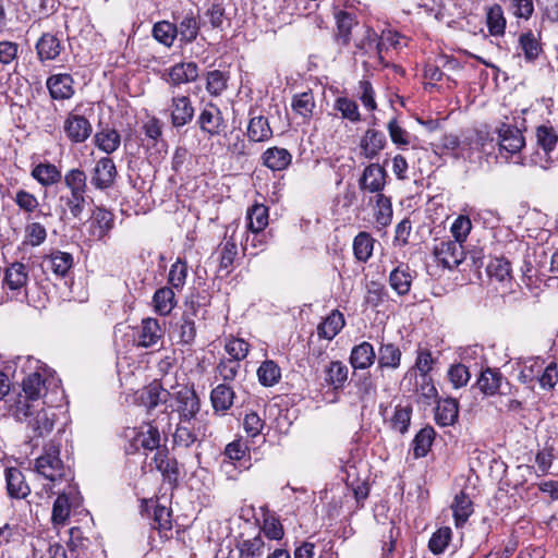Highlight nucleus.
I'll return each instance as SVG.
<instances>
[{
  "mask_svg": "<svg viewBox=\"0 0 558 558\" xmlns=\"http://www.w3.org/2000/svg\"><path fill=\"white\" fill-rule=\"evenodd\" d=\"M41 403H28L21 400L16 407V416L26 423L33 433V438L49 435L54 426L56 415L50 410L40 407Z\"/></svg>",
  "mask_w": 558,
  "mask_h": 558,
  "instance_id": "nucleus-1",
  "label": "nucleus"
},
{
  "mask_svg": "<svg viewBox=\"0 0 558 558\" xmlns=\"http://www.w3.org/2000/svg\"><path fill=\"white\" fill-rule=\"evenodd\" d=\"M536 150L522 165L537 166L547 170L554 163L553 153L558 144V132L549 124H541L535 129Z\"/></svg>",
  "mask_w": 558,
  "mask_h": 558,
  "instance_id": "nucleus-2",
  "label": "nucleus"
},
{
  "mask_svg": "<svg viewBox=\"0 0 558 558\" xmlns=\"http://www.w3.org/2000/svg\"><path fill=\"white\" fill-rule=\"evenodd\" d=\"M35 469L38 474L53 484L62 481L69 482L73 478L70 468L65 466L60 459L59 445H47L44 453L36 459Z\"/></svg>",
  "mask_w": 558,
  "mask_h": 558,
  "instance_id": "nucleus-3",
  "label": "nucleus"
},
{
  "mask_svg": "<svg viewBox=\"0 0 558 558\" xmlns=\"http://www.w3.org/2000/svg\"><path fill=\"white\" fill-rule=\"evenodd\" d=\"M167 395L170 397L169 407L179 413L181 422L198 420L196 414L201 410V401L193 387L179 386L174 392Z\"/></svg>",
  "mask_w": 558,
  "mask_h": 558,
  "instance_id": "nucleus-4",
  "label": "nucleus"
},
{
  "mask_svg": "<svg viewBox=\"0 0 558 558\" xmlns=\"http://www.w3.org/2000/svg\"><path fill=\"white\" fill-rule=\"evenodd\" d=\"M28 267L21 262L9 264L3 271L2 287L11 299L23 301L27 295Z\"/></svg>",
  "mask_w": 558,
  "mask_h": 558,
  "instance_id": "nucleus-5",
  "label": "nucleus"
},
{
  "mask_svg": "<svg viewBox=\"0 0 558 558\" xmlns=\"http://www.w3.org/2000/svg\"><path fill=\"white\" fill-rule=\"evenodd\" d=\"M524 123V120H522L520 125H512L502 122L498 126L497 134L499 153L501 157L508 159L509 157L519 155L521 153L522 148L525 146V138L522 134L523 130H525Z\"/></svg>",
  "mask_w": 558,
  "mask_h": 558,
  "instance_id": "nucleus-6",
  "label": "nucleus"
},
{
  "mask_svg": "<svg viewBox=\"0 0 558 558\" xmlns=\"http://www.w3.org/2000/svg\"><path fill=\"white\" fill-rule=\"evenodd\" d=\"M208 435V426L203 420L181 422L177 426L173 441L177 446L189 448L195 442H201Z\"/></svg>",
  "mask_w": 558,
  "mask_h": 558,
  "instance_id": "nucleus-7",
  "label": "nucleus"
},
{
  "mask_svg": "<svg viewBox=\"0 0 558 558\" xmlns=\"http://www.w3.org/2000/svg\"><path fill=\"white\" fill-rule=\"evenodd\" d=\"M118 170L110 157L99 158L90 173V184L97 191H107L116 184Z\"/></svg>",
  "mask_w": 558,
  "mask_h": 558,
  "instance_id": "nucleus-8",
  "label": "nucleus"
},
{
  "mask_svg": "<svg viewBox=\"0 0 558 558\" xmlns=\"http://www.w3.org/2000/svg\"><path fill=\"white\" fill-rule=\"evenodd\" d=\"M63 132L72 144H82L92 135L93 125L86 117L71 111L64 119Z\"/></svg>",
  "mask_w": 558,
  "mask_h": 558,
  "instance_id": "nucleus-9",
  "label": "nucleus"
},
{
  "mask_svg": "<svg viewBox=\"0 0 558 558\" xmlns=\"http://www.w3.org/2000/svg\"><path fill=\"white\" fill-rule=\"evenodd\" d=\"M197 124L201 131L209 137L220 135L227 128L220 108L213 102H207L204 106L197 118Z\"/></svg>",
  "mask_w": 558,
  "mask_h": 558,
  "instance_id": "nucleus-10",
  "label": "nucleus"
},
{
  "mask_svg": "<svg viewBox=\"0 0 558 558\" xmlns=\"http://www.w3.org/2000/svg\"><path fill=\"white\" fill-rule=\"evenodd\" d=\"M434 255L439 264L452 269L464 259L463 245L458 241L442 240L434 246Z\"/></svg>",
  "mask_w": 558,
  "mask_h": 558,
  "instance_id": "nucleus-11",
  "label": "nucleus"
},
{
  "mask_svg": "<svg viewBox=\"0 0 558 558\" xmlns=\"http://www.w3.org/2000/svg\"><path fill=\"white\" fill-rule=\"evenodd\" d=\"M174 25L178 28V38L181 46L196 40L201 31L199 14L192 10L182 15H173Z\"/></svg>",
  "mask_w": 558,
  "mask_h": 558,
  "instance_id": "nucleus-12",
  "label": "nucleus"
},
{
  "mask_svg": "<svg viewBox=\"0 0 558 558\" xmlns=\"http://www.w3.org/2000/svg\"><path fill=\"white\" fill-rule=\"evenodd\" d=\"M74 83L71 74L57 73L47 77L46 87L53 100H68L75 94Z\"/></svg>",
  "mask_w": 558,
  "mask_h": 558,
  "instance_id": "nucleus-13",
  "label": "nucleus"
},
{
  "mask_svg": "<svg viewBox=\"0 0 558 558\" xmlns=\"http://www.w3.org/2000/svg\"><path fill=\"white\" fill-rule=\"evenodd\" d=\"M386 177L387 172L384 167L378 163H371L365 167L359 179V187L363 192L374 193L375 195L383 194Z\"/></svg>",
  "mask_w": 558,
  "mask_h": 558,
  "instance_id": "nucleus-14",
  "label": "nucleus"
},
{
  "mask_svg": "<svg viewBox=\"0 0 558 558\" xmlns=\"http://www.w3.org/2000/svg\"><path fill=\"white\" fill-rule=\"evenodd\" d=\"M169 110L171 124L177 129L189 124L193 120L195 113L190 97L184 95L172 97Z\"/></svg>",
  "mask_w": 558,
  "mask_h": 558,
  "instance_id": "nucleus-15",
  "label": "nucleus"
},
{
  "mask_svg": "<svg viewBox=\"0 0 558 558\" xmlns=\"http://www.w3.org/2000/svg\"><path fill=\"white\" fill-rule=\"evenodd\" d=\"M336 33L335 40L341 47H348L351 43L352 31L359 25L355 13L345 10L335 12Z\"/></svg>",
  "mask_w": 558,
  "mask_h": 558,
  "instance_id": "nucleus-16",
  "label": "nucleus"
},
{
  "mask_svg": "<svg viewBox=\"0 0 558 558\" xmlns=\"http://www.w3.org/2000/svg\"><path fill=\"white\" fill-rule=\"evenodd\" d=\"M53 384V378H44L38 372L29 374L23 379V391L26 400L24 402L32 401V403L38 401L41 397H45L49 387Z\"/></svg>",
  "mask_w": 558,
  "mask_h": 558,
  "instance_id": "nucleus-17",
  "label": "nucleus"
},
{
  "mask_svg": "<svg viewBox=\"0 0 558 558\" xmlns=\"http://www.w3.org/2000/svg\"><path fill=\"white\" fill-rule=\"evenodd\" d=\"M250 121L246 130L247 138L253 143L267 142L272 137V130L269 125L268 119L256 109L250 110Z\"/></svg>",
  "mask_w": 558,
  "mask_h": 558,
  "instance_id": "nucleus-18",
  "label": "nucleus"
},
{
  "mask_svg": "<svg viewBox=\"0 0 558 558\" xmlns=\"http://www.w3.org/2000/svg\"><path fill=\"white\" fill-rule=\"evenodd\" d=\"M163 336L162 328L156 318H144L138 327L137 345L151 348L157 345Z\"/></svg>",
  "mask_w": 558,
  "mask_h": 558,
  "instance_id": "nucleus-19",
  "label": "nucleus"
},
{
  "mask_svg": "<svg viewBox=\"0 0 558 558\" xmlns=\"http://www.w3.org/2000/svg\"><path fill=\"white\" fill-rule=\"evenodd\" d=\"M387 144L383 132L368 129L360 141L361 155L366 159H375Z\"/></svg>",
  "mask_w": 558,
  "mask_h": 558,
  "instance_id": "nucleus-20",
  "label": "nucleus"
},
{
  "mask_svg": "<svg viewBox=\"0 0 558 558\" xmlns=\"http://www.w3.org/2000/svg\"><path fill=\"white\" fill-rule=\"evenodd\" d=\"M114 226V215L104 208L96 207L90 217V235L96 240L104 239Z\"/></svg>",
  "mask_w": 558,
  "mask_h": 558,
  "instance_id": "nucleus-21",
  "label": "nucleus"
},
{
  "mask_svg": "<svg viewBox=\"0 0 558 558\" xmlns=\"http://www.w3.org/2000/svg\"><path fill=\"white\" fill-rule=\"evenodd\" d=\"M167 80L172 86L195 82L198 77V65L195 62H180L172 65Z\"/></svg>",
  "mask_w": 558,
  "mask_h": 558,
  "instance_id": "nucleus-22",
  "label": "nucleus"
},
{
  "mask_svg": "<svg viewBox=\"0 0 558 558\" xmlns=\"http://www.w3.org/2000/svg\"><path fill=\"white\" fill-rule=\"evenodd\" d=\"M7 490L10 497L16 499L26 498L31 488L25 482L23 472L17 468H10L5 471Z\"/></svg>",
  "mask_w": 558,
  "mask_h": 558,
  "instance_id": "nucleus-23",
  "label": "nucleus"
},
{
  "mask_svg": "<svg viewBox=\"0 0 558 558\" xmlns=\"http://www.w3.org/2000/svg\"><path fill=\"white\" fill-rule=\"evenodd\" d=\"M450 508L457 527H462L474 512L473 501L463 490L454 496Z\"/></svg>",
  "mask_w": 558,
  "mask_h": 558,
  "instance_id": "nucleus-24",
  "label": "nucleus"
},
{
  "mask_svg": "<svg viewBox=\"0 0 558 558\" xmlns=\"http://www.w3.org/2000/svg\"><path fill=\"white\" fill-rule=\"evenodd\" d=\"M375 359L374 347L369 342L363 341L352 348L349 361L354 369H367L374 364Z\"/></svg>",
  "mask_w": 558,
  "mask_h": 558,
  "instance_id": "nucleus-25",
  "label": "nucleus"
},
{
  "mask_svg": "<svg viewBox=\"0 0 558 558\" xmlns=\"http://www.w3.org/2000/svg\"><path fill=\"white\" fill-rule=\"evenodd\" d=\"M263 165L272 171H281L287 169L291 161L292 155L282 147H270L262 155Z\"/></svg>",
  "mask_w": 558,
  "mask_h": 558,
  "instance_id": "nucleus-26",
  "label": "nucleus"
},
{
  "mask_svg": "<svg viewBox=\"0 0 558 558\" xmlns=\"http://www.w3.org/2000/svg\"><path fill=\"white\" fill-rule=\"evenodd\" d=\"M156 469L169 482H177L179 477L178 462L174 458L169 457L167 448L158 449L153 457Z\"/></svg>",
  "mask_w": 558,
  "mask_h": 558,
  "instance_id": "nucleus-27",
  "label": "nucleus"
},
{
  "mask_svg": "<svg viewBox=\"0 0 558 558\" xmlns=\"http://www.w3.org/2000/svg\"><path fill=\"white\" fill-rule=\"evenodd\" d=\"M36 51L41 62L56 60L61 52V43L53 34L45 33L36 43Z\"/></svg>",
  "mask_w": 558,
  "mask_h": 558,
  "instance_id": "nucleus-28",
  "label": "nucleus"
},
{
  "mask_svg": "<svg viewBox=\"0 0 558 558\" xmlns=\"http://www.w3.org/2000/svg\"><path fill=\"white\" fill-rule=\"evenodd\" d=\"M413 276L409 265L400 264L389 275V284L398 295L410 292Z\"/></svg>",
  "mask_w": 558,
  "mask_h": 558,
  "instance_id": "nucleus-29",
  "label": "nucleus"
},
{
  "mask_svg": "<svg viewBox=\"0 0 558 558\" xmlns=\"http://www.w3.org/2000/svg\"><path fill=\"white\" fill-rule=\"evenodd\" d=\"M458 415L459 405L456 399L446 398L441 401H438L435 411V420L438 425L442 427L451 426L458 420Z\"/></svg>",
  "mask_w": 558,
  "mask_h": 558,
  "instance_id": "nucleus-30",
  "label": "nucleus"
},
{
  "mask_svg": "<svg viewBox=\"0 0 558 558\" xmlns=\"http://www.w3.org/2000/svg\"><path fill=\"white\" fill-rule=\"evenodd\" d=\"M32 177L45 187L58 184L62 180V173L58 167L50 162H41L32 170Z\"/></svg>",
  "mask_w": 558,
  "mask_h": 558,
  "instance_id": "nucleus-31",
  "label": "nucleus"
},
{
  "mask_svg": "<svg viewBox=\"0 0 558 558\" xmlns=\"http://www.w3.org/2000/svg\"><path fill=\"white\" fill-rule=\"evenodd\" d=\"M88 196L62 194L59 204L62 215H69L73 219H81L87 204Z\"/></svg>",
  "mask_w": 558,
  "mask_h": 558,
  "instance_id": "nucleus-32",
  "label": "nucleus"
},
{
  "mask_svg": "<svg viewBox=\"0 0 558 558\" xmlns=\"http://www.w3.org/2000/svg\"><path fill=\"white\" fill-rule=\"evenodd\" d=\"M153 305L157 314L169 315L177 305L174 289L170 287L157 289L153 295Z\"/></svg>",
  "mask_w": 558,
  "mask_h": 558,
  "instance_id": "nucleus-33",
  "label": "nucleus"
},
{
  "mask_svg": "<svg viewBox=\"0 0 558 558\" xmlns=\"http://www.w3.org/2000/svg\"><path fill=\"white\" fill-rule=\"evenodd\" d=\"M64 185L68 190L65 194L87 195V175L80 168L70 169L63 177Z\"/></svg>",
  "mask_w": 558,
  "mask_h": 558,
  "instance_id": "nucleus-34",
  "label": "nucleus"
},
{
  "mask_svg": "<svg viewBox=\"0 0 558 558\" xmlns=\"http://www.w3.org/2000/svg\"><path fill=\"white\" fill-rule=\"evenodd\" d=\"M344 317L339 311H332L317 327L320 338L332 340L344 327Z\"/></svg>",
  "mask_w": 558,
  "mask_h": 558,
  "instance_id": "nucleus-35",
  "label": "nucleus"
},
{
  "mask_svg": "<svg viewBox=\"0 0 558 558\" xmlns=\"http://www.w3.org/2000/svg\"><path fill=\"white\" fill-rule=\"evenodd\" d=\"M294 558H337V553L330 543L317 548L314 543L304 542L295 548Z\"/></svg>",
  "mask_w": 558,
  "mask_h": 558,
  "instance_id": "nucleus-36",
  "label": "nucleus"
},
{
  "mask_svg": "<svg viewBox=\"0 0 558 558\" xmlns=\"http://www.w3.org/2000/svg\"><path fill=\"white\" fill-rule=\"evenodd\" d=\"M348 373L345 364L341 361H332L325 368V381L335 390L341 389L348 380Z\"/></svg>",
  "mask_w": 558,
  "mask_h": 558,
  "instance_id": "nucleus-37",
  "label": "nucleus"
},
{
  "mask_svg": "<svg viewBox=\"0 0 558 558\" xmlns=\"http://www.w3.org/2000/svg\"><path fill=\"white\" fill-rule=\"evenodd\" d=\"M48 268L59 277H64L73 266V256L70 253L53 251L45 258Z\"/></svg>",
  "mask_w": 558,
  "mask_h": 558,
  "instance_id": "nucleus-38",
  "label": "nucleus"
},
{
  "mask_svg": "<svg viewBox=\"0 0 558 558\" xmlns=\"http://www.w3.org/2000/svg\"><path fill=\"white\" fill-rule=\"evenodd\" d=\"M504 377L500 372L492 368H486L481 373L476 385L481 392L486 396H494L498 392Z\"/></svg>",
  "mask_w": 558,
  "mask_h": 558,
  "instance_id": "nucleus-39",
  "label": "nucleus"
},
{
  "mask_svg": "<svg viewBox=\"0 0 558 558\" xmlns=\"http://www.w3.org/2000/svg\"><path fill=\"white\" fill-rule=\"evenodd\" d=\"M151 35L159 44L170 48L178 37V28L174 22L159 21L154 24Z\"/></svg>",
  "mask_w": 558,
  "mask_h": 558,
  "instance_id": "nucleus-40",
  "label": "nucleus"
},
{
  "mask_svg": "<svg viewBox=\"0 0 558 558\" xmlns=\"http://www.w3.org/2000/svg\"><path fill=\"white\" fill-rule=\"evenodd\" d=\"M401 351L393 343H381L378 350V367L397 369L401 364Z\"/></svg>",
  "mask_w": 558,
  "mask_h": 558,
  "instance_id": "nucleus-41",
  "label": "nucleus"
},
{
  "mask_svg": "<svg viewBox=\"0 0 558 558\" xmlns=\"http://www.w3.org/2000/svg\"><path fill=\"white\" fill-rule=\"evenodd\" d=\"M134 441L136 446L144 450L158 451V449H161L159 430L150 424H147L142 428V430L136 435Z\"/></svg>",
  "mask_w": 558,
  "mask_h": 558,
  "instance_id": "nucleus-42",
  "label": "nucleus"
},
{
  "mask_svg": "<svg viewBox=\"0 0 558 558\" xmlns=\"http://www.w3.org/2000/svg\"><path fill=\"white\" fill-rule=\"evenodd\" d=\"M234 391L226 384H219L213 389L210 400L216 411H227L233 404Z\"/></svg>",
  "mask_w": 558,
  "mask_h": 558,
  "instance_id": "nucleus-43",
  "label": "nucleus"
},
{
  "mask_svg": "<svg viewBox=\"0 0 558 558\" xmlns=\"http://www.w3.org/2000/svg\"><path fill=\"white\" fill-rule=\"evenodd\" d=\"M247 230L264 231L268 226V208L263 204H255L246 213Z\"/></svg>",
  "mask_w": 558,
  "mask_h": 558,
  "instance_id": "nucleus-44",
  "label": "nucleus"
},
{
  "mask_svg": "<svg viewBox=\"0 0 558 558\" xmlns=\"http://www.w3.org/2000/svg\"><path fill=\"white\" fill-rule=\"evenodd\" d=\"M238 256V245L233 236L226 238L219 247V268L229 274Z\"/></svg>",
  "mask_w": 558,
  "mask_h": 558,
  "instance_id": "nucleus-45",
  "label": "nucleus"
},
{
  "mask_svg": "<svg viewBox=\"0 0 558 558\" xmlns=\"http://www.w3.org/2000/svg\"><path fill=\"white\" fill-rule=\"evenodd\" d=\"M95 145L106 154L116 151L121 143L118 131L113 129H105L95 134Z\"/></svg>",
  "mask_w": 558,
  "mask_h": 558,
  "instance_id": "nucleus-46",
  "label": "nucleus"
},
{
  "mask_svg": "<svg viewBox=\"0 0 558 558\" xmlns=\"http://www.w3.org/2000/svg\"><path fill=\"white\" fill-rule=\"evenodd\" d=\"M374 238L367 232H360L353 240V253L357 260L367 262L374 250Z\"/></svg>",
  "mask_w": 558,
  "mask_h": 558,
  "instance_id": "nucleus-47",
  "label": "nucleus"
},
{
  "mask_svg": "<svg viewBox=\"0 0 558 558\" xmlns=\"http://www.w3.org/2000/svg\"><path fill=\"white\" fill-rule=\"evenodd\" d=\"M519 47L527 62L535 61L543 51L538 38L531 31L519 36Z\"/></svg>",
  "mask_w": 558,
  "mask_h": 558,
  "instance_id": "nucleus-48",
  "label": "nucleus"
},
{
  "mask_svg": "<svg viewBox=\"0 0 558 558\" xmlns=\"http://www.w3.org/2000/svg\"><path fill=\"white\" fill-rule=\"evenodd\" d=\"M435 430L433 427L427 426L422 428L414 437L412 442L413 454L415 458L425 457L433 444Z\"/></svg>",
  "mask_w": 558,
  "mask_h": 558,
  "instance_id": "nucleus-49",
  "label": "nucleus"
},
{
  "mask_svg": "<svg viewBox=\"0 0 558 558\" xmlns=\"http://www.w3.org/2000/svg\"><path fill=\"white\" fill-rule=\"evenodd\" d=\"M291 107L296 114L301 116L305 120H310L315 108V99L313 93L304 92L294 95L292 98Z\"/></svg>",
  "mask_w": 558,
  "mask_h": 558,
  "instance_id": "nucleus-50",
  "label": "nucleus"
},
{
  "mask_svg": "<svg viewBox=\"0 0 558 558\" xmlns=\"http://www.w3.org/2000/svg\"><path fill=\"white\" fill-rule=\"evenodd\" d=\"M259 383L265 387H272L281 378L280 367L271 360L264 361L257 369Z\"/></svg>",
  "mask_w": 558,
  "mask_h": 558,
  "instance_id": "nucleus-51",
  "label": "nucleus"
},
{
  "mask_svg": "<svg viewBox=\"0 0 558 558\" xmlns=\"http://www.w3.org/2000/svg\"><path fill=\"white\" fill-rule=\"evenodd\" d=\"M452 538V531L448 526H441L434 532L428 541V549L434 555H441L448 548Z\"/></svg>",
  "mask_w": 558,
  "mask_h": 558,
  "instance_id": "nucleus-52",
  "label": "nucleus"
},
{
  "mask_svg": "<svg viewBox=\"0 0 558 558\" xmlns=\"http://www.w3.org/2000/svg\"><path fill=\"white\" fill-rule=\"evenodd\" d=\"M376 204L374 208V217L376 222L381 227H387L392 219V205L389 197L384 194L375 195Z\"/></svg>",
  "mask_w": 558,
  "mask_h": 558,
  "instance_id": "nucleus-53",
  "label": "nucleus"
},
{
  "mask_svg": "<svg viewBox=\"0 0 558 558\" xmlns=\"http://www.w3.org/2000/svg\"><path fill=\"white\" fill-rule=\"evenodd\" d=\"M240 558H263L265 542L260 535L243 541L238 546Z\"/></svg>",
  "mask_w": 558,
  "mask_h": 558,
  "instance_id": "nucleus-54",
  "label": "nucleus"
},
{
  "mask_svg": "<svg viewBox=\"0 0 558 558\" xmlns=\"http://www.w3.org/2000/svg\"><path fill=\"white\" fill-rule=\"evenodd\" d=\"M229 76L220 70H213L206 74V90L211 96L221 95L228 87Z\"/></svg>",
  "mask_w": 558,
  "mask_h": 558,
  "instance_id": "nucleus-55",
  "label": "nucleus"
},
{
  "mask_svg": "<svg viewBox=\"0 0 558 558\" xmlns=\"http://www.w3.org/2000/svg\"><path fill=\"white\" fill-rule=\"evenodd\" d=\"M187 264L185 260L178 258L170 267L168 274V282L170 288L181 291L185 284L187 277Z\"/></svg>",
  "mask_w": 558,
  "mask_h": 558,
  "instance_id": "nucleus-56",
  "label": "nucleus"
},
{
  "mask_svg": "<svg viewBox=\"0 0 558 558\" xmlns=\"http://www.w3.org/2000/svg\"><path fill=\"white\" fill-rule=\"evenodd\" d=\"M411 416L412 408L410 405H397L390 418V427L402 435L405 434L409 430Z\"/></svg>",
  "mask_w": 558,
  "mask_h": 558,
  "instance_id": "nucleus-57",
  "label": "nucleus"
},
{
  "mask_svg": "<svg viewBox=\"0 0 558 558\" xmlns=\"http://www.w3.org/2000/svg\"><path fill=\"white\" fill-rule=\"evenodd\" d=\"M333 108L341 113L343 119L350 122L357 123L361 121V113L356 101L348 97H338L335 101Z\"/></svg>",
  "mask_w": 558,
  "mask_h": 558,
  "instance_id": "nucleus-58",
  "label": "nucleus"
},
{
  "mask_svg": "<svg viewBox=\"0 0 558 558\" xmlns=\"http://www.w3.org/2000/svg\"><path fill=\"white\" fill-rule=\"evenodd\" d=\"M71 506L65 493L59 494L52 507L51 520L54 525H63L70 517Z\"/></svg>",
  "mask_w": 558,
  "mask_h": 558,
  "instance_id": "nucleus-59",
  "label": "nucleus"
},
{
  "mask_svg": "<svg viewBox=\"0 0 558 558\" xmlns=\"http://www.w3.org/2000/svg\"><path fill=\"white\" fill-rule=\"evenodd\" d=\"M387 131L391 142L398 147L409 146L413 136L401 126L397 118H392L387 123Z\"/></svg>",
  "mask_w": 558,
  "mask_h": 558,
  "instance_id": "nucleus-60",
  "label": "nucleus"
},
{
  "mask_svg": "<svg viewBox=\"0 0 558 558\" xmlns=\"http://www.w3.org/2000/svg\"><path fill=\"white\" fill-rule=\"evenodd\" d=\"M364 33L363 37L355 40V48L362 54H377V44H378V35L377 33L369 26H363Z\"/></svg>",
  "mask_w": 558,
  "mask_h": 558,
  "instance_id": "nucleus-61",
  "label": "nucleus"
},
{
  "mask_svg": "<svg viewBox=\"0 0 558 558\" xmlns=\"http://www.w3.org/2000/svg\"><path fill=\"white\" fill-rule=\"evenodd\" d=\"M487 27L493 36L504 35L506 28V19L501 7L496 4L492 7L487 12Z\"/></svg>",
  "mask_w": 558,
  "mask_h": 558,
  "instance_id": "nucleus-62",
  "label": "nucleus"
},
{
  "mask_svg": "<svg viewBox=\"0 0 558 558\" xmlns=\"http://www.w3.org/2000/svg\"><path fill=\"white\" fill-rule=\"evenodd\" d=\"M416 392L424 399V402L427 404L436 401L438 397L434 381L427 374L418 375L416 378Z\"/></svg>",
  "mask_w": 558,
  "mask_h": 558,
  "instance_id": "nucleus-63",
  "label": "nucleus"
},
{
  "mask_svg": "<svg viewBox=\"0 0 558 558\" xmlns=\"http://www.w3.org/2000/svg\"><path fill=\"white\" fill-rule=\"evenodd\" d=\"M487 274L500 282L509 280L511 277L510 263L502 257L494 258L487 265Z\"/></svg>",
  "mask_w": 558,
  "mask_h": 558,
  "instance_id": "nucleus-64",
  "label": "nucleus"
}]
</instances>
